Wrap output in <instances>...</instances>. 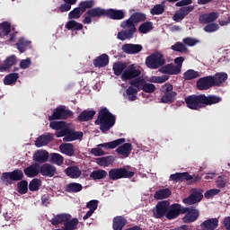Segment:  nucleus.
Here are the masks:
<instances>
[{"label": "nucleus", "mask_w": 230, "mask_h": 230, "mask_svg": "<svg viewBox=\"0 0 230 230\" xmlns=\"http://www.w3.org/2000/svg\"><path fill=\"white\" fill-rule=\"evenodd\" d=\"M140 75L141 70L136 69V66L130 65L129 66L126 67L120 78L123 82H127L128 80H133V78H137V76H140Z\"/></svg>", "instance_id": "4468645a"}, {"label": "nucleus", "mask_w": 230, "mask_h": 230, "mask_svg": "<svg viewBox=\"0 0 230 230\" xmlns=\"http://www.w3.org/2000/svg\"><path fill=\"white\" fill-rule=\"evenodd\" d=\"M114 161L115 159H114V156L112 155L96 158V164L99 166H104V167L111 166V164H112Z\"/></svg>", "instance_id": "ea45409f"}, {"label": "nucleus", "mask_w": 230, "mask_h": 230, "mask_svg": "<svg viewBox=\"0 0 230 230\" xmlns=\"http://www.w3.org/2000/svg\"><path fill=\"white\" fill-rule=\"evenodd\" d=\"M50 163L57 164L58 166H62L64 164V156L58 153H51Z\"/></svg>", "instance_id": "09e8293b"}, {"label": "nucleus", "mask_w": 230, "mask_h": 230, "mask_svg": "<svg viewBox=\"0 0 230 230\" xmlns=\"http://www.w3.org/2000/svg\"><path fill=\"white\" fill-rule=\"evenodd\" d=\"M187 109L190 111H200L211 105H217L222 102V97L217 95L191 94L184 98Z\"/></svg>", "instance_id": "f257e3e1"}, {"label": "nucleus", "mask_w": 230, "mask_h": 230, "mask_svg": "<svg viewBox=\"0 0 230 230\" xmlns=\"http://www.w3.org/2000/svg\"><path fill=\"white\" fill-rule=\"evenodd\" d=\"M95 10H100V7H94V8L89 9L85 13V15L87 16H85L84 19L83 20L84 24H91V22H93V18H97V19L102 18V16L94 15Z\"/></svg>", "instance_id": "4c0bfd02"}, {"label": "nucleus", "mask_w": 230, "mask_h": 230, "mask_svg": "<svg viewBox=\"0 0 230 230\" xmlns=\"http://www.w3.org/2000/svg\"><path fill=\"white\" fill-rule=\"evenodd\" d=\"M93 66L94 67H106V66H109V55L102 54L97 57L93 59Z\"/></svg>", "instance_id": "2f4dec72"}, {"label": "nucleus", "mask_w": 230, "mask_h": 230, "mask_svg": "<svg viewBox=\"0 0 230 230\" xmlns=\"http://www.w3.org/2000/svg\"><path fill=\"white\" fill-rule=\"evenodd\" d=\"M137 93H139L137 89L128 86L126 90V94L128 96V100L129 102H136V100H137Z\"/></svg>", "instance_id": "8fccbe9b"}, {"label": "nucleus", "mask_w": 230, "mask_h": 230, "mask_svg": "<svg viewBox=\"0 0 230 230\" xmlns=\"http://www.w3.org/2000/svg\"><path fill=\"white\" fill-rule=\"evenodd\" d=\"M217 19H218V13L212 12L199 15V24H209L215 22Z\"/></svg>", "instance_id": "4be33fe9"}, {"label": "nucleus", "mask_w": 230, "mask_h": 230, "mask_svg": "<svg viewBox=\"0 0 230 230\" xmlns=\"http://www.w3.org/2000/svg\"><path fill=\"white\" fill-rule=\"evenodd\" d=\"M199 76H200V73L193 69H189L183 74L184 80H195V78H199Z\"/></svg>", "instance_id": "603ef678"}, {"label": "nucleus", "mask_w": 230, "mask_h": 230, "mask_svg": "<svg viewBox=\"0 0 230 230\" xmlns=\"http://www.w3.org/2000/svg\"><path fill=\"white\" fill-rule=\"evenodd\" d=\"M67 122L64 120H59V121H51L49 123L50 128H53V130H65V128H67Z\"/></svg>", "instance_id": "49530a36"}, {"label": "nucleus", "mask_w": 230, "mask_h": 230, "mask_svg": "<svg viewBox=\"0 0 230 230\" xmlns=\"http://www.w3.org/2000/svg\"><path fill=\"white\" fill-rule=\"evenodd\" d=\"M65 173L67 177H70V179H78V177L82 175V171L78 166H68L65 170Z\"/></svg>", "instance_id": "473e14b6"}, {"label": "nucleus", "mask_w": 230, "mask_h": 230, "mask_svg": "<svg viewBox=\"0 0 230 230\" xmlns=\"http://www.w3.org/2000/svg\"><path fill=\"white\" fill-rule=\"evenodd\" d=\"M195 10V6L193 5H187L185 7L180 8L178 11L175 12V13L172 16L173 21L175 22H181V21L184 20V18L191 13Z\"/></svg>", "instance_id": "2eb2a0df"}, {"label": "nucleus", "mask_w": 230, "mask_h": 230, "mask_svg": "<svg viewBox=\"0 0 230 230\" xmlns=\"http://www.w3.org/2000/svg\"><path fill=\"white\" fill-rule=\"evenodd\" d=\"M94 123L95 125H100V130L105 134V132L111 130V127L116 125V116L111 113L109 109L102 108L100 110Z\"/></svg>", "instance_id": "20e7f679"}, {"label": "nucleus", "mask_w": 230, "mask_h": 230, "mask_svg": "<svg viewBox=\"0 0 230 230\" xmlns=\"http://www.w3.org/2000/svg\"><path fill=\"white\" fill-rule=\"evenodd\" d=\"M18 79H19V74L12 73L7 75L4 78V85H12V84H15V82H17Z\"/></svg>", "instance_id": "3c124183"}, {"label": "nucleus", "mask_w": 230, "mask_h": 230, "mask_svg": "<svg viewBox=\"0 0 230 230\" xmlns=\"http://www.w3.org/2000/svg\"><path fill=\"white\" fill-rule=\"evenodd\" d=\"M171 49H172V51H177L178 53H188V48H186V45L181 41H177L175 45H172Z\"/></svg>", "instance_id": "6e6d98bb"}, {"label": "nucleus", "mask_w": 230, "mask_h": 230, "mask_svg": "<svg viewBox=\"0 0 230 230\" xmlns=\"http://www.w3.org/2000/svg\"><path fill=\"white\" fill-rule=\"evenodd\" d=\"M164 95L161 98L162 103H173L175 102V98H177V93L173 92V85L170 84H166L161 88Z\"/></svg>", "instance_id": "9b49d317"}, {"label": "nucleus", "mask_w": 230, "mask_h": 230, "mask_svg": "<svg viewBox=\"0 0 230 230\" xmlns=\"http://www.w3.org/2000/svg\"><path fill=\"white\" fill-rule=\"evenodd\" d=\"M93 6H94V0L82 1L79 4V7L82 10L83 13H85L87 10H93Z\"/></svg>", "instance_id": "5fc2aeb1"}, {"label": "nucleus", "mask_w": 230, "mask_h": 230, "mask_svg": "<svg viewBox=\"0 0 230 230\" xmlns=\"http://www.w3.org/2000/svg\"><path fill=\"white\" fill-rule=\"evenodd\" d=\"M99 146L102 148H106V150H114L117 148L115 152L119 155H122L123 157H128L130 155V152H132V144L127 143V139L125 138H119L108 143L99 144Z\"/></svg>", "instance_id": "7ed1b4c3"}, {"label": "nucleus", "mask_w": 230, "mask_h": 230, "mask_svg": "<svg viewBox=\"0 0 230 230\" xmlns=\"http://www.w3.org/2000/svg\"><path fill=\"white\" fill-rule=\"evenodd\" d=\"M82 190H84V186L76 182L68 183L66 187V191H67V193H79Z\"/></svg>", "instance_id": "c03bdc74"}, {"label": "nucleus", "mask_w": 230, "mask_h": 230, "mask_svg": "<svg viewBox=\"0 0 230 230\" xmlns=\"http://www.w3.org/2000/svg\"><path fill=\"white\" fill-rule=\"evenodd\" d=\"M146 82V81L145 79L136 78L130 82V85H132V87H136L137 91L139 92L143 91Z\"/></svg>", "instance_id": "13d9d810"}, {"label": "nucleus", "mask_w": 230, "mask_h": 230, "mask_svg": "<svg viewBox=\"0 0 230 230\" xmlns=\"http://www.w3.org/2000/svg\"><path fill=\"white\" fill-rule=\"evenodd\" d=\"M59 150L68 157H75V146L71 143H64L59 146Z\"/></svg>", "instance_id": "cd10ccee"}, {"label": "nucleus", "mask_w": 230, "mask_h": 230, "mask_svg": "<svg viewBox=\"0 0 230 230\" xmlns=\"http://www.w3.org/2000/svg\"><path fill=\"white\" fill-rule=\"evenodd\" d=\"M181 211V205L175 203L171 205V207L167 210L166 218L168 220H174V218H177L179 217Z\"/></svg>", "instance_id": "393cba45"}, {"label": "nucleus", "mask_w": 230, "mask_h": 230, "mask_svg": "<svg viewBox=\"0 0 230 230\" xmlns=\"http://www.w3.org/2000/svg\"><path fill=\"white\" fill-rule=\"evenodd\" d=\"M125 226H127V219L122 216H117L113 218V230H123Z\"/></svg>", "instance_id": "72a5a7b5"}, {"label": "nucleus", "mask_w": 230, "mask_h": 230, "mask_svg": "<svg viewBox=\"0 0 230 230\" xmlns=\"http://www.w3.org/2000/svg\"><path fill=\"white\" fill-rule=\"evenodd\" d=\"M96 116V111H83L77 117V120L83 123L84 121H91Z\"/></svg>", "instance_id": "7c9ffc66"}, {"label": "nucleus", "mask_w": 230, "mask_h": 230, "mask_svg": "<svg viewBox=\"0 0 230 230\" xmlns=\"http://www.w3.org/2000/svg\"><path fill=\"white\" fill-rule=\"evenodd\" d=\"M93 13L97 17H107L108 19H111V21H121V19H125V13L118 9H104L100 7V9H95V13Z\"/></svg>", "instance_id": "0eeeda50"}, {"label": "nucleus", "mask_w": 230, "mask_h": 230, "mask_svg": "<svg viewBox=\"0 0 230 230\" xmlns=\"http://www.w3.org/2000/svg\"><path fill=\"white\" fill-rule=\"evenodd\" d=\"M56 137H63L64 143H71L76 141V139H82L84 133L82 131H75L69 125L65 129L56 131Z\"/></svg>", "instance_id": "423d86ee"}, {"label": "nucleus", "mask_w": 230, "mask_h": 230, "mask_svg": "<svg viewBox=\"0 0 230 230\" xmlns=\"http://www.w3.org/2000/svg\"><path fill=\"white\" fill-rule=\"evenodd\" d=\"M216 186L217 188H219V190H223V188H226L227 186V180L225 175L218 176L216 180Z\"/></svg>", "instance_id": "0e129e2a"}, {"label": "nucleus", "mask_w": 230, "mask_h": 230, "mask_svg": "<svg viewBox=\"0 0 230 230\" xmlns=\"http://www.w3.org/2000/svg\"><path fill=\"white\" fill-rule=\"evenodd\" d=\"M40 173L43 177H55V175H58L57 172V167L51 164H43L40 165Z\"/></svg>", "instance_id": "f3484780"}, {"label": "nucleus", "mask_w": 230, "mask_h": 230, "mask_svg": "<svg viewBox=\"0 0 230 230\" xmlns=\"http://www.w3.org/2000/svg\"><path fill=\"white\" fill-rule=\"evenodd\" d=\"M74 113L71 110H66V106L61 105L56 108L49 117V121H55V119H67L68 118H73Z\"/></svg>", "instance_id": "9d476101"}, {"label": "nucleus", "mask_w": 230, "mask_h": 230, "mask_svg": "<svg viewBox=\"0 0 230 230\" xmlns=\"http://www.w3.org/2000/svg\"><path fill=\"white\" fill-rule=\"evenodd\" d=\"M197 87L199 91H208V89H211V87H215L213 83V75H208L205 77H201L197 81Z\"/></svg>", "instance_id": "dca6fc26"}, {"label": "nucleus", "mask_w": 230, "mask_h": 230, "mask_svg": "<svg viewBox=\"0 0 230 230\" xmlns=\"http://www.w3.org/2000/svg\"><path fill=\"white\" fill-rule=\"evenodd\" d=\"M87 209L89 211L83 217V220H87L93 217V213L98 209V200L92 199L86 204Z\"/></svg>", "instance_id": "bb28decb"}, {"label": "nucleus", "mask_w": 230, "mask_h": 230, "mask_svg": "<svg viewBox=\"0 0 230 230\" xmlns=\"http://www.w3.org/2000/svg\"><path fill=\"white\" fill-rule=\"evenodd\" d=\"M166 64V59L161 52H155L146 58V66L149 69H159Z\"/></svg>", "instance_id": "6e6552de"}, {"label": "nucleus", "mask_w": 230, "mask_h": 230, "mask_svg": "<svg viewBox=\"0 0 230 230\" xmlns=\"http://www.w3.org/2000/svg\"><path fill=\"white\" fill-rule=\"evenodd\" d=\"M200 217V212L197 208H190V210L185 214V216L181 218L183 224H191L196 222Z\"/></svg>", "instance_id": "a211bd4d"}, {"label": "nucleus", "mask_w": 230, "mask_h": 230, "mask_svg": "<svg viewBox=\"0 0 230 230\" xmlns=\"http://www.w3.org/2000/svg\"><path fill=\"white\" fill-rule=\"evenodd\" d=\"M135 174L134 172L127 170L125 167L113 168L108 172L110 181H119V179H130Z\"/></svg>", "instance_id": "1a4fd4ad"}, {"label": "nucleus", "mask_w": 230, "mask_h": 230, "mask_svg": "<svg viewBox=\"0 0 230 230\" xmlns=\"http://www.w3.org/2000/svg\"><path fill=\"white\" fill-rule=\"evenodd\" d=\"M154 28L152 22H146L139 25L138 31L139 33H148Z\"/></svg>", "instance_id": "4d7b16f0"}, {"label": "nucleus", "mask_w": 230, "mask_h": 230, "mask_svg": "<svg viewBox=\"0 0 230 230\" xmlns=\"http://www.w3.org/2000/svg\"><path fill=\"white\" fill-rule=\"evenodd\" d=\"M17 64V57L15 56H10L7 58L3 64L0 65V71H7V69H10L12 66H15Z\"/></svg>", "instance_id": "f704fd0d"}, {"label": "nucleus", "mask_w": 230, "mask_h": 230, "mask_svg": "<svg viewBox=\"0 0 230 230\" xmlns=\"http://www.w3.org/2000/svg\"><path fill=\"white\" fill-rule=\"evenodd\" d=\"M120 26L123 31L118 32L117 38L119 40L134 39V34L137 31V29L136 28V22L131 17L122 22Z\"/></svg>", "instance_id": "39448f33"}, {"label": "nucleus", "mask_w": 230, "mask_h": 230, "mask_svg": "<svg viewBox=\"0 0 230 230\" xmlns=\"http://www.w3.org/2000/svg\"><path fill=\"white\" fill-rule=\"evenodd\" d=\"M32 159L34 163H37L38 164H45V163H48V160L49 159V153L46 150H38L34 153Z\"/></svg>", "instance_id": "aec40b11"}, {"label": "nucleus", "mask_w": 230, "mask_h": 230, "mask_svg": "<svg viewBox=\"0 0 230 230\" xmlns=\"http://www.w3.org/2000/svg\"><path fill=\"white\" fill-rule=\"evenodd\" d=\"M31 44V41L24 39V38H20L18 40V42L16 43V48L20 53H24L28 48H30V45Z\"/></svg>", "instance_id": "a19ab883"}, {"label": "nucleus", "mask_w": 230, "mask_h": 230, "mask_svg": "<svg viewBox=\"0 0 230 230\" xmlns=\"http://www.w3.org/2000/svg\"><path fill=\"white\" fill-rule=\"evenodd\" d=\"M113 73L116 76H121L127 69V63L117 62L113 64Z\"/></svg>", "instance_id": "79ce46f5"}, {"label": "nucleus", "mask_w": 230, "mask_h": 230, "mask_svg": "<svg viewBox=\"0 0 230 230\" xmlns=\"http://www.w3.org/2000/svg\"><path fill=\"white\" fill-rule=\"evenodd\" d=\"M172 195V190L168 188L165 189H160L155 191L154 195V199L155 200H163L164 199H168Z\"/></svg>", "instance_id": "c9c22d12"}, {"label": "nucleus", "mask_w": 230, "mask_h": 230, "mask_svg": "<svg viewBox=\"0 0 230 230\" xmlns=\"http://www.w3.org/2000/svg\"><path fill=\"white\" fill-rule=\"evenodd\" d=\"M23 172L26 177L33 179V177H37V175L40 173V164H39L38 163L32 164L30 166L24 168Z\"/></svg>", "instance_id": "412c9836"}, {"label": "nucleus", "mask_w": 230, "mask_h": 230, "mask_svg": "<svg viewBox=\"0 0 230 230\" xmlns=\"http://www.w3.org/2000/svg\"><path fill=\"white\" fill-rule=\"evenodd\" d=\"M107 175H109L107 171L103 169H98V170L93 171L90 173V178H92L93 181H102V179H106Z\"/></svg>", "instance_id": "e433bc0d"}, {"label": "nucleus", "mask_w": 230, "mask_h": 230, "mask_svg": "<svg viewBox=\"0 0 230 230\" xmlns=\"http://www.w3.org/2000/svg\"><path fill=\"white\" fill-rule=\"evenodd\" d=\"M202 193L203 190L200 189H192L190 190V196L182 199L183 204H186L187 206H192V204L200 202V200L204 199V195Z\"/></svg>", "instance_id": "ddd939ff"}, {"label": "nucleus", "mask_w": 230, "mask_h": 230, "mask_svg": "<svg viewBox=\"0 0 230 230\" xmlns=\"http://www.w3.org/2000/svg\"><path fill=\"white\" fill-rule=\"evenodd\" d=\"M130 18L135 22V24H137V22H143V21H146V14L143 13H134L131 14Z\"/></svg>", "instance_id": "e2e57ef3"}, {"label": "nucleus", "mask_w": 230, "mask_h": 230, "mask_svg": "<svg viewBox=\"0 0 230 230\" xmlns=\"http://www.w3.org/2000/svg\"><path fill=\"white\" fill-rule=\"evenodd\" d=\"M65 28L72 31H80L81 30H84V24L77 22L75 20H70L66 23Z\"/></svg>", "instance_id": "58836bf2"}, {"label": "nucleus", "mask_w": 230, "mask_h": 230, "mask_svg": "<svg viewBox=\"0 0 230 230\" xmlns=\"http://www.w3.org/2000/svg\"><path fill=\"white\" fill-rule=\"evenodd\" d=\"M201 180H202V176L199 174L190 175L189 173V179H186L185 181H187L188 184H195V182H199V181H201Z\"/></svg>", "instance_id": "774afa93"}, {"label": "nucleus", "mask_w": 230, "mask_h": 230, "mask_svg": "<svg viewBox=\"0 0 230 230\" xmlns=\"http://www.w3.org/2000/svg\"><path fill=\"white\" fill-rule=\"evenodd\" d=\"M122 51L127 55H137L143 51V46L139 44L127 43L122 46Z\"/></svg>", "instance_id": "6ab92c4d"}, {"label": "nucleus", "mask_w": 230, "mask_h": 230, "mask_svg": "<svg viewBox=\"0 0 230 230\" xmlns=\"http://www.w3.org/2000/svg\"><path fill=\"white\" fill-rule=\"evenodd\" d=\"M204 31H206V33H215V31H218V30H220V26L218 25V23H207V25L203 28Z\"/></svg>", "instance_id": "680f3d73"}, {"label": "nucleus", "mask_w": 230, "mask_h": 230, "mask_svg": "<svg viewBox=\"0 0 230 230\" xmlns=\"http://www.w3.org/2000/svg\"><path fill=\"white\" fill-rule=\"evenodd\" d=\"M170 208V201L163 200L159 201L155 208H153V215L155 218H166L168 209Z\"/></svg>", "instance_id": "f8f14e48"}, {"label": "nucleus", "mask_w": 230, "mask_h": 230, "mask_svg": "<svg viewBox=\"0 0 230 230\" xmlns=\"http://www.w3.org/2000/svg\"><path fill=\"white\" fill-rule=\"evenodd\" d=\"M214 87H220L227 80V74L226 72H218L212 75Z\"/></svg>", "instance_id": "c756f323"}, {"label": "nucleus", "mask_w": 230, "mask_h": 230, "mask_svg": "<svg viewBox=\"0 0 230 230\" xmlns=\"http://www.w3.org/2000/svg\"><path fill=\"white\" fill-rule=\"evenodd\" d=\"M78 227V218L74 217V218H69L68 220L66 221L63 230H76Z\"/></svg>", "instance_id": "a18cd8bd"}, {"label": "nucleus", "mask_w": 230, "mask_h": 230, "mask_svg": "<svg viewBox=\"0 0 230 230\" xmlns=\"http://www.w3.org/2000/svg\"><path fill=\"white\" fill-rule=\"evenodd\" d=\"M2 182H4L5 186H10L13 182H17V191L20 195H26L28 193V181L24 179V172L21 169H16L13 172H3L1 175Z\"/></svg>", "instance_id": "f03ea898"}, {"label": "nucleus", "mask_w": 230, "mask_h": 230, "mask_svg": "<svg viewBox=\"0 0 230 230\" xmlns=\"http://www.w3.org/2000/svg\"><path fill=\"white\" fill-rule=\"evenodd\" d=\"M1 35L3 37H6L10 35V31H12V25L8 22H4L0 23Z\"/></svg>", "instance_id": "864d4df0"}, {"label": "nucleus", "mask_w": 230, "mask_h": 230, "mask_svg": "<svg viewBox=\"0 0 230 230\" xmlns=\"http://www.w3.org/2000/svg\"><path fill=\"white\" fill-rule=\"evenodd\" d=\"M190 172H175L173 174L170 175V179L173 181V182H182V181H186V179H189Z\"/></svg>", "instance_id": "37998d69"}, {"label": "nucleus", "mask_w": 230, "mask_h": 230, "mask_svg": "<svg viewBox=\"0 0 230 230\" xmlns=\"http://www.w3.org/2000/svg\"><path fill=\"white\" fill-rule=\"evenodd\" d=\"M144 93H147L149 94H152L155 91V84H150V83H146L144 84V88L142 89Z\"/></svg>", "instance_id": "338daca9"}, {"label": "nucleus", "mask_w": 230, "mask_h": 230, "mask_svg": "<svg viewBox=\"0 0 230 230\" xmlns=\"http://www.w3.org/2000/svg\"><path fill=\"white\" fill-rule=\"evenodd\" d=\"M218 227V218H208L200 224L201 230H215Z\"/></svg>", "instance_id": "5701e85b"}, {"label": "nucleus", "mask_w": 230, "mask_h": 230, "mask_svg": "<svg viewBox=\"0 0 230 230\" xmlns=\"http://www.w3.org/2000/svg\"><path fill=\"white\" fill-rule=\"evenodd\" d=\"M170 76L168 75H162V76H152L149 80V82H152L153 84H164Z\"/></svg>", "instance_id": "69168bd1"}, {"label": "nucleus", "mask_w": 230, "mask_h": 230, "mask_svg": "<svg viewBox=\"0 0 230 230\" xmlns=\"http://www.w3.org/2000/svg\"><path fill=\"white\" fill-rule=\"evenodd\" d=\"M151 15H163L164 13V5L163 4H158L154 5L150 10Z\"/></svg>", "instance_id": "052dcab7"}, {"label": "nucleus", "mask_w": 230, "mask_h": 230, "mask_svg": "<svg viewBox=\"0 0 230 230\" xmlns=\"http://www.w3.org/2000/svg\"><path fill=\"white\" fill-rule=\"evenodd\" d=\"M84 12L80 9V7H75L72 11L69 12L68 13V19L73 20V19H80L83 15Z\"/></svg>", "instance_id": "bf43d9fd"}, {"label": "nucleus", "mask_w": 230, "mask_h": 230, "mask_svg": "<svg viewBox=\"0 0 230 230\" xmlns=\"http://www.w3.org/2000/svg\"><path fill=\"white\" fill-rule=\"evenodd\" d=\"M160 73H163V75H180V70L179 67H177L175 65L173 64H167L163 66L160 69H159Z\"/></svg>", "instance_id": "a878e982"}, {"label": "nucleus", "mask_w": 230, "mask_h": 230, "mask_svg": "<svg viewBox=\"0 0 230 230\" xmlns=\"http://www.w3.org/2000/svg\"><path fill=\"white\" fill-rule=\"evenodd\" d=\"M42 186V180L39 178L32 179L29 183L30 191H39Z\"/></svg>", "instance_id": "de8ad7c7"}, {"label": "nucleus", "mask_w": 230, "mask_h": 230, "mask_svg": "<svg viewBox=\"0 0 230 230\" xmlns=\"http://www.w3.org/2000/svg\"><path fill=\"white\" fill-rule=\"evenodd\" d=\"M71 217H72L70 214H58L55 216L50 222L52 226H60V224L65 226L66 222H67V220H69Z\"/></svg>", "instance_id": "c85d7f7f"}, {"label": "nucleus", "mask_w": 230, "mask_h": 230, "mask_svg": "<svg viewBox=\"0 0 230 230\" xmlns=\"http://www.w3.org/2000/svg\"><path fill=\"white\" fill-rule=\"evenodd\" d=\"M52 139L53 137L51 134H43L36 139L35 146H37V148H40V146H46V145H49V143H51Z\"/></svg>", "instance_id": "b1692460"}]
</instances>
